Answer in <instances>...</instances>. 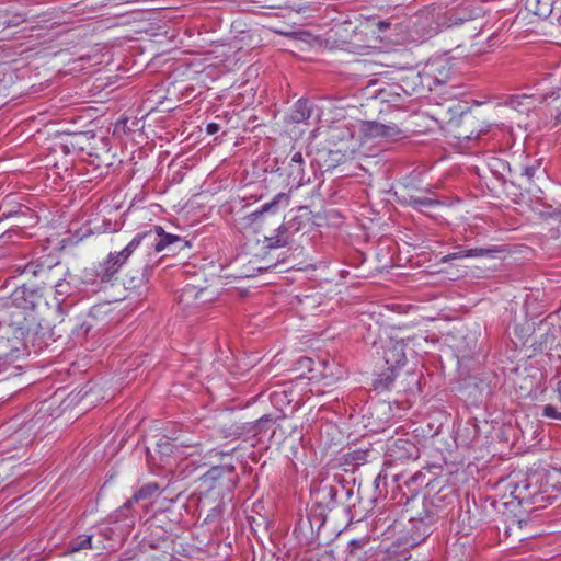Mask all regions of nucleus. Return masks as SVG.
Returning <instances> with one entry per match:
<instances>
[{"label": "nucleus", "instance_id": "nucleus-12", "mask_svg": "<svg viewBox=\"0 0 561 561\" xmlns=\"http://www.w3.org/2000/svg\"><path fill=\"white\" fill-rule=\"evenodd\" d=\"M287 228L282 225L276 229V234L272 237H265L264 243L267 249L284 248L290 243V238L287 233Z\"/></svg>", "mask_w": 561, "mask_h": 561}, {"label": "nucleus", "instance_id": "nucleus-26", "mask_svg": "<svg viewBox=\"0 0 561 561\" xmlns=\"http://www.w3.org/2000/svg\"><path fill=\"white\" fill-rule=\"evenodd\" d=\"M392 380H393V378H392V377L387 376V377H386V381H387V385H386V386L388 387V386H389V383H390V382H392Z\"/></svg>", "mask_w": 561, "mask_h": 561}, {"label": "nucleus", "instance_id": "nucleus-21", "mask_svg": "<svg viewBox=\"0 0 561 561\" xmlns=\"http://www.w3.org/2000/svg\"><path fill=\"white\" fill-rule=\"evenodd\" d=\"M219 129H220V126L217 123H209L206 126V133L208 135H215L216 133L219 131Z\"/></svg>", "mask_w": 561, "mask_h": 561}, {"label": "nucleus", "instance_id": "nucleus-18", "mask_svg": "<svg viewBox=\"0 0 561 561\" xmlns=\"http://www.w3.org/2000/svg\"><path fill=\"white\" fill-rule=\"evenodd\" d=\"M537 214L541 218H553L561 221V207H552L551 205H541L537 208Z\"/></svg>", "mask_w": 561, "mask_h": 561}, {"label": "nucleus", "instance_id": "nucleus-20", "mask_svg": "<svg viewBox=\"0 0 561 561\" xmlns=\"http://www.w3.org/2000/svg\"><path fill=\"white\" fill-rule=\"evenodd\" d=\"M273 423V419L270 415H264L259 419L254 425V431L256 434L266 431L268 426Z\"/></svg>", "mask_w": 561, "mask_h": 561}, {"label": "nucleus", "instance_id": "nucleus-13", "mask_svg": "<svg viewBox=\"0 0 561 561\" xmlns=\"http://www.w3.org/2000/svg\"><path fill=\"white\" fill-rule=\"evenodd\" d=\"M159 489L158 483H148L141 486L122 507V510L130 508L135 503L150 499Z\"/></svg>", "mask_w": 561, "mask_h": 561}, {"label": "nucleus", "instance_id": "nucleus-10", "mask_svg": "<svg viewBox=\"0 0 561 561\" xmlns=\"http://www.w3.org/2000/svg\"><path fill=\"white\" fill-rule=\"evenodd\" d=\"M336 496L337 489L330 484L322 485L314 492L317 504L330 511L335 507Z\"/></svg>", "mask_w": 561, "mask_h": 561}, {"label": "nucleus", "instance_id": "nucleus-1", "mask_svg": "<svg viewBox=\"0 0 561 561\" xmlns=\"http://www.w3.org/2000/svg\"><path fill=\"white\" fill-rule=\"evenodd\" d=\"M190 247V242L180 236L167 233L162 227L154 226L150 230L137 233L122 251L110 253L96 268V277L101 283L111 282L134 253L151 256L165 251L164 256H169Z\"/></svg>", "mask_w": 561, "mask_h": 561}, {"label": "nucleus", "instance_id": "nucleus-6", "mask_svg": "<svg viewBox=\"0 0 561 561\" xmlns=\"http://www.w3.org/2000/svg\"><path fill=\"white\" fill-rule=\"evenodd\" d=\"M488 131V126H482L476 122L471 116H463L457 131V138L460 140L480 139V137Z\"/></svg>", "mask_w": 561, "mask_h": 561}, {"label": "nucleus", "instance_id": "nucleus-14", "mask_svg": "<svg viewBox=\"0 0 561 561\" xmlns=\"http://www.w3.org/2000/svg\"><path fill=\"white\" fill-rule=\"evenodd\" d=\"M304 157L301 152H295L291 156L290 163H289V175L294 178V180H297L299 184L304 182L305 176V170H304Z\"/></svg>", "mask_w": 561, "mask_h": 561}, {"label": "nucleus", "instance_id": "nucleus-17", "mask_svg": "<svg viewBox=\"0 0 561 561\" xmlns=\"http://www.w3.org/2000/svg\"><path fill=\"white\" fill-rule=\"evenodd\" d=\"M438 204V201L426 196H410L409 199V205L416 210H421L422 208H431Z\"/></svg>", "mask_w": 561, "mask_h": 561}, {"label": "nucleus", "instance_id": "nucleus-3", "mask_svg": "<svg viewBox=\"0 0 561 561\" xmlns=\"http://www.w3.org/2000/svg\"><path fill=\"white\" fill-rule=\"evenodd\" d=\"M238 476L233 466H214L201 477L208 489L227 490L231 492L237 484Z\"/></svg>", "mask_w": 561, "mask_h": 561}, {"label": "nucleus", "instance_id": "nucleus-7", "mask_svg": "<svg viewBox=\"0 0 561 561\" xmlns=\"http://www.w3.org/2000/svg\"><path fill=\"white\" fill-rule=\"evenodd\" d=\"M480 8H476L471 4H462L461 7L455 8L446 13V24L450 27L465 21L472 20L480 14Z\"/></svg>", "mask_w": 561, "mask_h": 561}, {"label": "nucleus", "instance_id": "nucleus-27", "mask_svg": "<svg viewBox=\"0 0 561 561\" xmlns=\"http://www.w3.org/2000/svg\"><path fill=\"white\" fill-rule=\"evenodd\" d=\"M545 344H546V345H547V344H550V345L552 344V342H549V336H547V337H546V340H545Z\"/></svg>", "mask_w": 561, "mask_h": 561}, {"label": "nucleus", "instance_id": "nucleus-16", "mask_svg": "<svg viewBox=\"0 0 561 561\" xmlns=\"http://www.w3.org/2000/svg\"><path fill=\"white\" fill-rule=\"evenodd\" d=\"M366 542L367 541L365 539H362V540L354 539V540L350 541L348 548H347L348 551L346 554V561H363L360 552Z\"/></svg>", "mask_w": 561, "mask_h": 561}, {"label": "nucleus", "instance_id": "nucleus-8", "mask_svg": "<svg viewBox=\"0 0 561 561\" xmlns=\"http://www.w3.org/2000/svg\"><path fill=\"white\" fill-rule=\"evenodd\" d=\"M288 203L289 196L286 193H278L273 197L271 202L265 203L264 205H262L260 209L249 214L248 219L251 222H255L262 215L266 213H276L282 204L284 206H287Z\"/></svg>", "mask_w": 561, "mask_h": 561}, {"label": "nucleus", "instance_id": "nucleus-22", "mask_svg": "<svg viewBox=\"0 0 561 561\" xmlns=\"http://www.w3.org/2000/svg\"><path fill=\"white\" fill-rule=\"evenodd\" d=\"M390 26H391V23H390V22H388V21H379V22L377 23V28H378V31H379V32H381V33H382V32H385V31H387Z\"/></svg>", "mask_w": 561, "mask_h": 561}, {"label": "nucleus", "instance_id": "nucleus-19", "mask_svg": "<svg viewBox=\"0 0 561 561\" xmlns=\"http://www.w3.org/2000/svg\"><path fill=\"white\" fill-rule=\"evenodd\" d=\"M497 252L496 249H489V248H472L468 249V253L470 257H478V256H489L493 253Z\"/></svg>", "mask_w": 561, "mask_h": 561}, {"label": "nucleus", "instance_id": "nucleus-4", "mask_svg": "<svg viewBox=\"0 0 561 561\" xmlns=\"http://www.w3.org/2000/svg\"><path fill=\"white\" fill-rule=\"evenodd\" d=\"M382 356L387 369L393 374L397 368L403 366L407 362L404 342L402 340H388L383 345Z\"/></svg>", "mask_w": 561, "mask_h": 561}, {"label": "nucleus", "instance_id": "nucleus-15", "mask_svg": "<svg viewBox=\"0 0 561 561\" xmlns=\"http://www.w3.org/2000/svg\"><path fill=\"white\" fill-rule=\"evenodd\" d=\"M92 535L82 534L73 538L67 546L68 553L79 552L92 548Z\"/></svg>", "mask_w": 561, "mask_h": 561}, {"label": "nucleus", "instance_id": "nucleus-24", "mask_svg": "<svg viewBox=\"0 0 561 561\" xmlns=\"http://www.w3.org/2000/svg\"><path fill=\"white\" fill-rule=\"evenodd\" d=\"M457 259H458L457 252H454V253H450V254L446 255L444 257V261L447 262V261L457 260Z\"/></svg>", "mask_w": 561, "mask_h": 561}, {"label": "nucleus", "instance_id": "nucleus-5", "mask_svg": "<svg viewBox=\"0 0 561 561\" xmlns=\"http://www.w3.org/2000/svg\"><path fill=\"white\" fill-rule=\"evenodd\" d=\"M365 133L369 137H381L388 140H397L403 136V131L394 124H382L378 122H367Z\"/></svg>", "mask_w": 561, "mask_h": 561}, {"label": "nucleus", "instance_id": "nucleus-28", "mask_svg": "<svg viewBox=\"0 0 561 561\" xmlns=\"http://www.w3.org/2000/svg\"><path fill=\"white\" fill-rule=\"evenodd\" d=\"M534 12H535V14H537V15H543V14H545V13H541V12H539V11H534Z\"/></svg>", "mask_w": 561, "mask_h": 561}, {"label": "nucleus", "instance_id": "nucleus-11", "mask_svg": "<svg viewBox=\"0 0 561 561\" xmlns=\"http://www.w3.org/2000/svg\"><path fill=\"white\" fill-rule=\"evenodd\" d=\"M311 115V106H310V103L308 100H305V99H300L298 100L289 116H288V121L289 122H293V123H301V122H305L307 121Z\"/></svg>", "mask_w": 561, "mask_h": 561}, {"label": "nucleus", "instance_id": "nucleus-2", "mask_svg": "<svg viewBox=\"0 0 561 561\" xmlns=\"http://www.w3.org/2000/svg\"><path fill=\"white\" fill-rule=\"evenodd\" d=\"M25 273H31L33 275H43L45 277V284L50 286L55 293V299L57 302L58 309L62 310V304L66 301L68 297L72 294V286L66 279H56L57 270L51 267H41L37 270V265L34 263H30L24 268Z\"/></svg>", "mask_w": 561, "mask_h": 561}, {"label": "nucleus", "instance_id": "nucleus-25", "mask_svg": "<svg viewBox=\"0 0 561 561\" xmlns=\"http://www.w3.org/2000/svg\"><path fill=\"white\" fill-rule=\"evenodd\" d=\"M557 393H558V399L561 403V379L558 381V385H557Z\"/></svg>", "mask_w": 561, "mask_h": 561}, {"label": "nucleus", "instance_id": "nucleus-9", "mask_svg": "<svg viewBox=\"0 0 561 561\" xmlns=\"http://www.w3.org/2000/svg\"><path fill=\"white\" fill-rule=\"evenodd\" d=\"M157 254H152L151 256H147L148 259L146 260L144 266H142V272H137L136 275H126L125 278L123 279V284L125 286L126 289H129V290H135V289H138L140 287H142L146 283V271L149 270V268H152L153 265L159 262L160 259H153V256H156Z\"/></svg>", "mask_w": 561, "mask_h": 561}, {"label": "nucleus", "instance_id": "nucleus-23", "mask_svg": "<svg viewBox=\"0 0 561 561\" xmlns=\"http://www.w3.org/2000/svg\"><path fill=\"white\" fill-rule=\"evenodd\" d=\"M457 255H458V259H462V257H470L469 253H468V249L467 250H460L457 252Z\"/></svg>", "mask_w": 561, "mask_h": 561}]
</instances>
